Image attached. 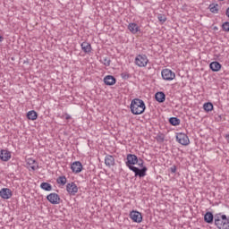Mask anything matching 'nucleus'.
<instances>
[{
  "instance_id": "17",
  "label": "nucleus",
  "mask_w": 229,
  "mask_h": 229,
  "mask_svg": "<svg viewBox=\"0 0 229 229\" xmlns=\"http://www.w3.org/2000/svg\"><path fill=\"white\" fill-rule=\"evenodd\" d=\"M117 80L112 75H107L104 78V83L108 86L115 85Z\"/></svg>"
},
{
  "instance_id": "21",
  "label": "nucleus",
  "mask_w": 229,
  "mask_h": 229,
  "mask_svg": "<svg viewBox=\"0 0 229 229\" xmlns=\"http://www.w3.org/2000/svg\"><path fill=\"white\" fill-rule=\"evenodd\" d=\"M128 30L131 31V33H133V35L140 31V29L139 28V25H137V23H130L128 26Z\"/></svg>"
},
{
  "instance_id": "12",
  "label": "nucleus",
  "mask_w": 229,
  "mask_h": 229,
  "mask_svg": "<svg viewBox=\"0 0 229 229\" xmlns=\"http://www.w3.org/2000/svg\"><path fill=\"white\" fill-rule=\"evenodd\" d=\"M204 221H205V223H208V225H212V223H216V216H214V214H212V212L208 211L204 215Z\"/></svg>"
},
{
  "instance_id": "8",
  "label": "nucleus",
  "mask_w": 229,
  "mask_h": 229,
  "mask_svg": "<svg viewBox=\"0 0 229 229\" xmlns=\"http://www.w3.org/2000/svg\"><path fill=\"white\" fill-rule=\"evenodd\" d=\"M71 169L72 173H74L75 174H78L81 173V171H83V165H81V162L80 161H75L72 163Z\"/></svg>"
},
{
  "instance_id": "23",
  "label": "nucleus",
  "mask_w": 229,
  "mask_h": 229,
  "mask_svg": "<svg viewBox=\"0 0 229 229\" xmlns=\"http://www.w3.org/2000/svg\"><path fill=\"white\" fill-rule=\"evenodd\" d=\"M219 4H211L208 6L209 11L211 12V13H219Z\"/></svg>"
},
{
  "instance_id": "31",
  "label": "nucleus",
  "mask_w": 229,
  "mask_h": 229,
  "mask_svg": "<svg viewBox=\"0 0 229 229\" xmlns=\"http://www.w3.org/2000/svg\"><path fill=\"white\" fill-rule=\"evenodd\" d=\"M110 58H107V57H105L104 59H103V64H104V65H106V67H108V66H110Z\"/></svg>"
},
{
  "instance_id": "32",
  "label": "nucleus",
  "mask_w": 229,
  "mask_h": 229,
  "mask_svg": "<svg viewBox=\"0 0 229 229\" xmlns=\"http://www.w3.org/2000/svg\"><path fill=\"white\" fill-rule=\"evenodd\" d=\"M137 165H138L140 167H144V160H142V158H138Z\"/></svg>"
},
{
  "instance_id": "34",
  "label": "nucleus",
  "mask_w": 229,
  "mask_h": 229,
  "mask_svg": "<svg viewBox=\"0 0 229 229\" xmlns=\"http://www.w3.org/2000/svg\"><path fill=\"white\" fill-rule=\"evenodd\" d=\"M170 171L171 173H176V165H173L172 167H170Z\"/></svg>"
},
{
  "instance_id": "28",
  "label": "nucleus",
  "mask_w": 229,
  "mask_h": 229,
  "mask_svg": "<svg viewBox=\"0 0 229 229\" xmlns=\"http://www.w3.org/2000/svg\"><path fill=\"white\" fill-rule=\"evenodd\" d=\"M222 30H223V31H225L226 33H229V21H225L222 24Z\"/></svg>"
},
{
  "instance_id": "16",
  "label": "nucleus",
  "mask_w": 229,
  "mask_h": 229,
  "mask_svg": "<svg viewBox=\"0 0 229 229\" xmlns=\"http://www.w3.org/2000/svg\"><path fill=\"white\" fill-rule=\"evenodd\" d=\"M27 165H29V169H31L32 171H37L38 168V163H37L33 158H28Z\"/></svg>"
},
{
  "instance_id": "27",
  "label": "nucleus",
  "mask_w": 229,
  "mask_h": 229,
  "mask_svg": "<svg viewBox=\"0 0 229 229\" xmlns=\"http://www.w3.org/2000/svg\"><path fill=\"white\" fill-rule=\"evenodd\" d=\"M56 182L60 185H65L67 183V178L65 176H60L57 178Z\"/></svg>"
},
{
  "instance_id": "5",
  "label": "nucleus",
  "mask_w": 229,
  "mask_h": 229,
  "mask_svg": "<svg viewBox=\"0 0 229 229\" xmlns=\"http://www.w3.org/2000/svg\"><path fill=\"white\" fill-rule=\"evenodd\" d=\"M161 75L163 80H165L166 81H173V80L176 78V73H174V72H172L169 69H164L161 72Z\"/></svg>"
},
{
  "instance_id": "13",
  "label": "nucleus",
  "mask_w": 229,
  "mask_h": 229,
  "mask_svg": "<svg viewBox=\"0 0 229 229\" xmlns=\"http://www.w3.org/2000/svg\"><path fill=\"white\" fill-rule=\"evenodd\" d=\"M10 158H12V153L10 151L4 149L0 150V159L3 162H8Z\"/></svg>"
},
{
  "instance_id": "35",
  "label": "nucleus",
  "mask_w": 229,
  "mask_h": 229,
  "mask_svg": "<svg viewBox=\"0 0 229 229\" xmlns=\"http://www.w3.org/2000/svg\"><path fill=\"white\" fill-rule=\"evenodd\" d=\"M65 119H66V121H69L70 119H72L71 114H65Z\"/></svg>"
},
{
  "instance_id": "25",
  "label": "nucleus",
  "mask_w": 229,
  "mask_h": 229,
  "mask_svg": "<svg viewBox=\"0 0 229 229\" xmlns=\"http://www.w3.org/2000/svg\"><path fill=\"white\" fill-rule=\"evenodd\" d=\"M169 123H170V124H172V126H179L181 121L177 117H171L169 119Z\"/></svg>"
},
{
  "instance_id": "2",
  "label": "nucleus",
  "mask_w": 229,
  "mask_h": 229,
  "mask_svg": "<svg viewBox=\"0 0 229 229\" xmlns=\"http://www.w3.org/2000/svg\"><path fill=\"white\" fill-rule=\"evenodd\" d=\"M215 226L218 229H229V219L226 215L217 213L215 215Z\"/></svg>"
},
{
  "instance_id": "36",
  "label": "nucleus",
  "mask_w": 229,
  "mask_h": 229,
  "mask_svg": "<svg viewBox=\"0 0 229 229\" xmlns=\"http://www.w3.org/2000/svg\"><path fill=\"white\" fill-rule=\"evenodd\" d=\"M225 139L226 140L227 142H229V134H225Z\"/></svg>"
},
{
  "instance_id": "14",
  "label": "nucleus",
  "mask_w": 229,
  "mask_h": 229,
  "mask_svg": "<svg viewBox=\"0 0 229 229\" xmlns=\"http://www.w3.org/2000/svg\"><path fill=\"white\" fill-rule=\"evenodd\" d=\"M105 164L107 167H113L115 165V157L112 155H106L105 157Z\"/></svg>"
},
{
  "instance_id": "6",
  "label": "nucleus",
  "mask_w": 229,
  "mask_h": 229,
  "mask_svg": "<svg viewBox=\"0 0 229 229\" xmlns=\"http://www.w3.org/2000/svg\"><path fill=\"white\" fill-rule=\"evenodd\" d=\"M130 170L135 174V176H139L140 178H144L146 176V172L148 171V167L143 166L140 169L137 166H130Z\"/></svg>"
},
{
  "instance_id": "39",
  "label": "nucleus",
  "mask_w": 229,
  "mask_h": 229,
  "mask_svg": "<svg viewBox=\"0 0 229 229\" xmlns=\"http://www.w3.org/2000/svg\"><path fill=\"white\" fill-rule=\"evenodd\" d=\"M139 229H142V227H140Z\"/></svg>"
},
{
  "instance_id": "37",
  "label": "nucleus",
  "mask_w": 229,
  "mask_h": 229,
  "mask_svg": "<svg viewBox=\"0 0 229 229\" xmlns=\"http://www.w3.org/2000/svg\"><path fill=\"white\" fill-rule=\"evenodd\" d=\"M3 40H4V38H3V36H0V42H3Z\"/></svg>"
},
{
  "instance_id": "38",
  "label": "nucleus",
  "mask_w": 229,
  "mask_h": 229,
  "mask_svg": "<svg viewBox=\"0 0 229 229\" xmlns=\"http://www.w3.org/2000/svg\"><path fill=\"white\" fill-rule=\"evenodd\" d=\"M159 139H161V140H164V137H159Z\"/></svg>"
},
{
  "instance_id": "26",
  "label": "nucleus",
  "mask_w": 229,
  "mask_h": 229,
  "mask_svg": "<svg viewBox=\"0 0 229 229\" xmlns=\"http://www.w3.org/2000/svg\"><path fill=\"white\" fill-rule=\"evenodd\" d=\"M40 188L43 189V191H53V186H51V184H49L48 182H42L40 184Z\"/></svg>"
},
{
  "instance_id": "22",
  "label": "nucleus",
  "mask_w": 229,
  "mask_h": 229,
  "mask_svg": "<svg viewBox=\"0 0 229 229\" xmlns=\"http://www.w3.org/2000/svg\"><path fill=\"white\" fill-rule=\"evenodd\" d=\"M38 117V114L35 112V110H31L27 113V118L30 119V121H37Z\"/></svg>"
},
{
  "instance_id": "10",
  "label": "nucleus",
  "mask_w": 229,
  "mask_h": 229,
  "mask_svg": "<svg viewBox=\"0 0 229 229\" xmlns=\"http://www.w3.org/2000/svg\"><path fill=\"white\" fill-rule=\"evenodd\" d=\"M47 199L52 205H60V196L56 193H50L47 196Z\"/></svg>"
},
{
  "instance_id": "15",
  "label": "nucleus",
  "mask_w": 229,
  "mask_h": 229,
  "mask_svg": "<svg viewBox=\"0 0 229 229\" xmlns=\"http://www.w3.org/2000/svg\"><path fill=\"white\" fill-rule=\"evenodd\" d=\"M66 191L69 192V194H76L78 192V186L74 182L68 183L66 185Z\"/></svg>"
},
{
  "instance_id": "20",
  "label": "nucleus",
  "mask_w": 229,
  "mask_h": 229,
  "mask_svg": "<svg viewBox=\"0 0 229 229\" xmlns=\"http://www.w3.org/2000/svg\"><path fill=\"white\" fill-rule=\"evenodd\" d=\"M155 99L157 103H164L165 101V94L162 91L157 92L155 95Z\"/></svg>"
},
{
  "instance_id": "18",
  "label": "nucleus",
  "mask_w": 229,
  "mask_h": 229,
  "mask_svg": "<svg viewBox=\"0 0 229 229\" xmlns=\"http://www.w3.org/2000/svg\"><path fill=\"white\" fill-rule=\"evenodd\" d=\"M221 64L217 61H214L209 64V68L211 71H213V72H219V71H221Z\"/></svg>"
},
{
  "instance_id": "7",
  "label": "nucleus",
  "mask_w": 229,
  "mask_h": 229,
  "mask_svg": "<svg viewBox=\"0 0 229 229\" xmlns=\"http://www.w3.org/2000/svg\"><path fill=\"white\" fill-rule=\"evenodd\" d=\"M137 162H139V157H137L136 155H133V154L127 155V161L125 162V164L129 169L130 167H133V165H137Z\"/></svg>"
},
{
  "instance_id": "3",
  "label": "nucleus",
  "mask_w": 229,
  "mask_h": 229,
  "mask_svg": "<svg viewBox=\"0 0 229 229\" xmlns=\"http://www.w3.org/2000/svg\"><path fill=\"white\" fill-rule=\"evenodd\" d=\"M149 62V59H148V55H138L135 58L134 64L138 67H146Z\"/></svg>"
},
{
  "instance_id": "24",
  "label": "nucleus",
  "mask_w": 229,
  "mask_h": 229,
  "mask_svg": "<svg viewBox=\"0 0 229 229\" xmlns=\"http://www.w3.org/2000/svg\"><path fill=\"white\" fill-rule=\"evenodd\" d=\"M203 108L206 112H212V110H214V105L210 102H207L203 105Z\"/></svg>"
},
{
  "instance_id": "19",
  "label": "nucleus",
  "mask_w": 229,
  "mask_h": 229,
  "mask_svg": "<svg viewBox=\"0 0 229 229\" xmlns=\"http://www.w3.org/2000/svg\"><path fill=\"white\" fill-rule=\"evenodd\" d=\"M81 47L82 51L88 55L92 52V46L89 42H82Z\"/></svg>"
},
{
  "instance_id": "33",
  "label": "nucleus",
  "mask_w": 229,
  "mask_h": 229,
  "mask_svg": "<svg viewBox=\"0 0 229 229\" xmlns=\"http://www.w3.org/2000/svg\"><path fill=\"white\" fill-rule=\"evenodd\" d=\"M121 77L123 78V80H128V78H130V74H128V73H122Z\"/></svg>"
},
{
  "instance_id": "11",
  "label": "nucleus",
  "mask_w": 229,
  "mask_h": 229,
  "mask_svg": "<svg viewBox=\"0 0 229 229\" xmlns=\"http://www.w3.org/2000/svg\"><path fill=\"white\" fill-rule=\"evenodd\" d=\"M13 196V193L12 192V190L8 188H3L0 191V197L2 199H10Z\"/></svg>"
},
{
  "instance_id": "29",
  "label": "nucleus",
  "mask_w": 229,
  "mask_h": 229,
  "mask_svg": "<svg viewBox=\"0 0 229 229\" xmlns=\"http://www.w3.org/2000/svg\"><path fill=\"white\" fill-rule=\"evenodd\" d=\"M216 121L217 123H223V121H226V118H225V115L224 114H217L216 117H215Z\"/></svg>"
},
{
  "instance_id": "9",
  "label": "nucleus",
  "mask_w": 229,
  "mask_h": 229,
  "mask_svg": "<svg viewBox=\"0 0 229 229\" xmlns=\"http://www.w3.org/2000/svg\"><path fill=\"white\" fill-rule=\"evenodd\" d=\"M130 218L134 222V223H142V214L139 211L132 210L130 212Z\"/></svg>"
},
{
  "instance_id": "4",
  "label": "nucleus",
  "mask_w": 229,
  "mask_h": 229,
  "mask_svg": "<svg viewBox=\"0 0 229 229\" xmlns=\"http://www.w3.org/2000/svg\"><path fill=\"white\" fill-rule=\"evenodd\" d=\"M176 140L182 146H189L191 144V140H189V136L183 132H177L176 133Z\"/></svg>"
},
{
  "instance_id": "30",
  "label": "nucleus",
  "mask_w": 229,
  "mask_h": 229,
  "mask_svg": "<svg viewBox=\"0 0 229 229\" xmlns=\"http://www.w3.org/2000/svg\"><path fill=\"white\" fill-rule=\"evenodd\" d=\"M159 22H162V24H164V22H165V21H167V18L165 17V15H162L159 14L157 17Z\"/></svg>"
},
{
  "instance_id": "1",
  "label": "nucleus",
  "mask_w": 229,
  "mask_h": 229,
  "mask_svg": "<svg viewBox=\"0 0 229 229\" xmlns=\"http://www.w3.org/2000/svg\"><path fill=\"white\" fill-rule=\"evenodd\" d=\"M146 111V104L140 98H134L131 102V112L133 115H140Z\"/></svg>"
}]
</instances>
